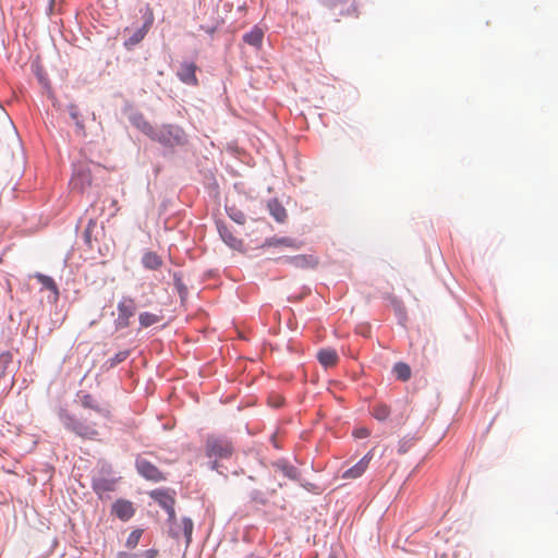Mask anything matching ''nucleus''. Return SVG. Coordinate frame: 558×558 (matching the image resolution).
I'll use <instances>...</instances> for the list:
<instances>
[{
  "label": "nucleus",
  "mask_w": 558,
  "mask_h": 558,
  "mask_svg": "<svg viewBox=\"0 0 558 558\" xmlns=\"http://www.w3.org/2000/svg\"><path fill=\"white\" fill-rule=\"evenodd\" d=\"M81 402L85 410L94 411L99 421L93 420L90 412L78 420L64 409L59 411V418L68 430L78 437L90 440L96 439L99 436L97 427L101 425V421L105 423L110 420V407L107 403H101L89 393L83 395Z\"/></svg>",
  "instance_id": "nucleus-1"
},
{
  "label": "nucleus",
  "mask_w": 558,
  "mask_h": 558,
  "mask_svg": "<svg viewBox=\"0 0 558 558\" xmlns=\"http://www.w3.org/2000/svg\"><path fill=\"white\" fill-rule=\"evenodd\" d=\"M156 142L168 147L180 146L186 143V135L181 128L166 124L158 128Z\"/></svg>",
  "instance_id": "nucleus-2"
},
{
  "label": "nucleus",
  "mask_w": 558,
  "mask_h": 558,
  "mask_svg": "<svg viewBox=\"0 0 558 558\" xmlns=\"http://www.w3.org/2000/svg\"><path fill=\"white\" fill-rule=\"evenodd\" d=\"M233 452L232 444L222 437L210 436L206 440V453L209 458L226 459Z\"/></svg>",
  "instance_id": "nucleus-3"
},
{
  "label": "nucleus",
  "mask_w": 558,
  "mask_h": 558,
  "mask_svg": "<svg viewBox=\"0 0 558 558\" xmlns=\"http://www.w3.org/2000/svg\"><path fill=\"white\" fill-rule=\"evenodd\" d=\"M15 365L13 363V354L11 352H2L0 354V384L5 388L14 385Z\"/></svg>",
  "instance_id": "nucleus-4"
},
{
  "label": "nucleus",
  "mask_w": 558,
  "mask_h": 558,
  "mask_svg": "<svg viewBox=\"0 0 558 558\" xmlns=\"http://www.w3.org/2000/svg\"><path fill=\"white\" fill-rule=\"evenodd\" d=\"M136 469L138 473L148 481L161 482L166 480V476L158 470L156 465L145 459H138L136 461Z\"/></svg>",
  "instance_id": "nucleus-5"
},
{
  "label": "nucleus",
  "mask_w": 558,
  "mask_h": 558,
  "mask_svg": "<svg viewBox=\"0 0 558 558\" xmlns=\"http://www.w3.org/2000/svg\"><path fill=\"white\" fill-rule=\"evenodd\" d=\"M83 239L86 244L92 242H104L106 240V232L102 225H99L96 220L90 219L86 226Z\"/></svg>",
  "instance_id": "nucleus-6"
},
{
  "label": "nucleus",
  "mask_w": 558,
  "mask_h": 558,
  "mask_svg": "<svg viewBox=\"0 0 558 558\" xmlns=\"http://www.w3.org/2000/svg\"><path fill=\"white\" fill-rule=\"evenodd\" d=\"M371 460H372V454H371V452H368L357 463H355L353 466H351L347 471H344L342 473L341 477L344 480H355V478L361 477L367 470Z\"/></svg>",
  "instance_id": "nucleus-7"
},
{
  "label": "nucleus",
  "mask_w": 558,
  "mask_h": 558,
  "mask_svg": "<svg viewBox=\"0 0 558 558\" xmlns=\"http://www.w3.org/2000/svg\"><path fill=\"white\" fill-rule=\"evenodd\" d=\"M70 184L73 190H77L80 192H83L87 186L92 184V174L88 169L80 168L77 169L71 181Z\"/></svg>",
  "instance_id": "nucleus-8"
},
{
  "label": "nucleus",
  "mask_w": 558,
  "mask_h": 558,
  "mask_svg": "<svg viewBox=\"0 0 558 558\" xmlns=\"http://www.w3.org/2000/svg\"><path fill=\"white\" fill-rule=\"evenodd\" d=\"M118 311H119V317L118 322L119 325L122 327H126L129 325V319L134 315L135 312V305L133 300L131 299H124L118 304Z\"/></svg>",
  "instance_id": "nucleus-9"
},
{
  "label": "nucleus",
  "mask_w": 558,
  "mask_h": 558,
  "mask_svg": "<svg viewBox=\"0 0 558 558\" xmlns=\"http://www.w3.org/2000/svg\"><path fill=\"white\" fill-rule=\"evenodd\" d=\"M112 513L122 521H128L133 517L134 508L131 501L120 499L113 504Z\"/></svg>",
  "instance_id": "nucleus-10"
},
{
  "label": "nucleus",
  "mask_w": 558,
  "mask_h": 558,
  "mask_svg": "<svg viewBox=\"0 0 558 558\" xmlns=\"http://www.w3.org/2000/svg\"><path fill=\"white\" fill-rule=\"evenodd\" d=\"M196 69L194 63L184 62L178 71V76L187 85H197Z\"/></svg>",
  "instance_id": "nucleus-11"
},
{
  "label": "nucleus",
  "mask_w": 558,
  "mask_h": 558,
  "mask_svg": "<svg viewBox=\"0 0 558 558\" xmlns=\"http://www.w3.org/2000/svg\"><path fill=\"white\" fill-rule=\"evenodd\" d=\"M93 488L99 498H104L108 493L116 489V480L99 477L93 481Z\"/></svg>",
  "instance_id": "nucleus-12"
},
{
  "label": "nucleus",
  "mask_w": 558,
  "mask_h": 558,
  "mask_svg": "<svg viewBox=\"0 0 558 558\" xmlns=\"http://www.w3.org/2000/svg\"><path fill=\"white\" fill-rule=\"evenodd\" d=\"M155 497L160 506L168 512L169 521H173L175 519L173 497L162 492L156 493Z\"/></svg>",
  "instance_id": "nucleus-13"
},
{
  "label": "nucleus",
  "mask_w": 558,
  "mask_h": 558,
  "mask_svg": "<svg viewBox=\"0 0 558 558\" xmlns=\"http://www.w3.org/2000/svg\"><path fill=\"white\" fill-rule=\"evenodd\" d=\"M68 112L71 117V119L74 121L75 123V126H76V133L80 135V136H85L86 135V128H85V124L82 120V114H81V111L77 107V105L75 104H70L68 106Z\"/></svg>",
  "instance_id": "nucleus-14"
},
{
  "label": "nucleus",
  "mask_w": 558,
  "mask_h": 558,
  "mask_svg": "<svg viewBox=\"0 0 558 558\" xmlns=\"http://www.w3.org/2000/svg\"><path fill=\"white\" fill-rule=\"evenodd\" d=\"M317 359L319 363L325 367L335 366L339 360L336 350L330 348L319 350L317 353Z\"/></svg>",
  "instance_id": "nucleus-15"
},
{
  "label": "nucleus",
  "mask_w": 558,
  "mask_h": 558,
  "mask_svg": "<svg viewBox=\"0 0 558 558\" xmlns=\"http://www.w3.org/2000/svg\"><path fill=\"white\" fill-rule=\"evenodd\" d=\"M264 38V32L262 28L255 26L248 33L243 36V40L253 47H260Z\"/></svg>",
  "instance_id": "nucleus-16"
},
{
  "label": "nucleus",
  "mask_w": 558,
  "mask_h": 558,
  "mask_svg": "<svg viewBox=\"0 0 558 558\" xmlns=\"http://www.w3.org/2000/svg\"><path fill=\"white\" fill-rule=\"evenodd\" d=\"M142 260L148 269H158L162 265V257L153 252H146Z\"/></svg>",
  "instance_id": "nucleus-17"
},
{
  "label": "nucleus",
  "mask_w": 558,
  "mask_h": 558,
  "mask_svg": "<svg viewBox=\"0 0 558 558\" xmlns=\"http://www.w3.org/2000/svg\"><path fill=\"white\" fill-rule=\"evenodd\" d=\"M34 277L38 280L39 283H41V286L45 289H48L51 292H53L56 298L59 296V289H58L54 280L51 277L43 275V274H36Z\"/></svg>",
  "instance_id": "nucleus-18"
},
{
  "label": "nucleus",
  "mask_w": 558,
  "mask_h": 558,
  "mask_svg": "<svg viewBox=\"0 0 558 558\" xmlns=\"http://www.w3.org/2000/svg\"><path fill=\"white\" fill-rule=\"evenodd\" d=\"M393 373L397 376V378L402 380V381H407L411 377V368H410V366L408 364H405V363H402V362L397 363L393 366Z\"/></svg>",
  "instance_id": "nucleus-19"
},
{
  "label": "nucleus",
  "mask_w": 558,
  "mask_h": 558,
  "mask_svg": "<svg viewBox=\"0 0 558 558\" xmlns=\"http://www.w3.org/2000/svg\"><path fill=\"white\" fill-rule=\"evenodd\" d=\"M373 416L378 421H385L390 415V408L385 403H377L373 407Z\"/></svg>",
  "instance_id": "nucleus-20"
},
{
  "label": "nucleus",
  "mask_w": 558,
  "mask_h": 558,
  "mask_svg": "<svg viewBox=\"0 0 558 558\" xmlns=\"http://www.w3.org/2000/svg\"><path fill=\"white\" fill-rule=\"evenodd\" d=\"M269 209H270V213H271L272 217L278 222H283L287 219V216H288L287 215V210L280 204H278V203H270L269 204Z\"/></svg>",
  "instance_id": "nucleus-21"
},
{
  "label": "nucleus",
  "mask_w": 558,
  "mask_h": 558,
  "mask_svg": "<svg viewBox=\"0 0 558 558\" xmlns=\"http://www.w3.org/2000/svg\"><path fill=\"white\" fill-rule=\"evenodd\" d=\"M217 228H218L219 234L221 236V240L226 244H232V242L236 241V239L233 236L230 229L225 223L218 222Z\"/></svg>",
  "instance_id": "nucleus-22"
},
{
  "label": "nucleus",
  "mask_w": 558,
  "mask_h": 558,
  "mask_svg": "<svg viewBox=\"0 0 558 558\" xmlns=\"http://www.w3.org/2000/svg\"><path fill=\"white\" fill-rule=\"evenodd\" d=\"M142 534H143V530H141V529L132 531L125 542V546L130 549L135 548L140 543Z\"/></svg>",
  "instance_id": "nucleus-23"
},
{
  "label": "nucleus",
  "mask_w": 558,
  "mask_h": 558,
  "mask_svg": "<svg viewBox=\"0 0 558 558\" xmlns=\"http://www.w3.org/2000/svg\"><path fill=\"white\" fill-rule=\"evenodd\" d=\"M159 322V317L155 314L145 312L140 315V324L143 327H149Z\"/></svg>",
  "instance_id": "nucleus-24"
},
{
  "label": "nucleus",
  "mask_w": 558,
  "mask_h": 558,
  "mask_svg": "<svg viewBox=\"0 0 558 558\" xmlns=\"http://www.w3.org/2000/svg\"><path fill=\"white\" fill-rule=\"evenodd\" d=\"M146 31L144 28L136 31L134 35L125 41V47L130 49L133 46L137 45L140 41L144 39Z\"/></svg>",
  "instance_id": "nucleus-25"
},
{
  "label": "nucleus",
  "mask_w": 558,
  "mask_h": 558,
  "mask_svg": "<svg viewBox=\"0 0 558 558\" xmlns=\"http://www.w3.org/2000/svg\"><path fill=\"white\" fill-rule=\"evenodd\" d=\"M140 129L141 131L147 135L149 138H151L153 141H156V137H157V133H158V128H155L150 123L144 121L141 125H140Z\"/></svg>",
  "instance_id": "nucleus-26"
},
{
  "label": "nucleus",
  "mask_w": 558,
  "mask_h": 558,
  "mask_svg": "<svg viewBox=\"0 0 558 558\" xmlns=\"http://www.w3.org/2000/svg\"><path fill=\"white\" fill-rule=\"evenodd\" d=\"M182 527H183V534L186 538V543L189 544L192 538V532H193V522L189 518H184L182 520Z\"/></svg>",
  "instance_id": "nucleus-27"
},
{
  "label": "nucleus",
  "mask_w": 558,
  "mask_h": 558,
  "mask_svg": "<svg viewBox=\"0 0 558 558\" xmlns=\"http://www.w3.org/2000/svg\"><path fill=\"white\" fill-rule=\"evenodd\" d=\"M277 469L282 475H284L291 480L296 478V470L293 466H290L287 464H282V465L278 464Z\"/></svg>",
  "instance_id": "nucleus-28"
},
{
  "label": "nucleus",
  "mask_w": 558,
  "mask_h": 558,
  "mask_svg": "<svg viewBox=\"0 0 558 558\" xmlns=\"http://www.w3.org/2000/svg\"><path fill=\"white\" fill-rule=\"evenodd\" d=\"M227 211L229 217L236 223L243 225L245 222V215L242 211L236 210L235 208H227Z\"/></svg>",
  "instance_id": "nucleus-29"
},
{
  "label": "nucleus",
  "mask_w": 558,
  "mask_h": 558,
  "mask_svg": "<svg viewBox=\"0 0 558 558\" xmlns=\"http://www.w3.org/2000/svg\"><path fill=\"white\" fill-rule=\"evenodd\" d=\"M294 263L298 265V266H312V265H315L317 262L316 259L313 257V256H298L294 258Z\"/></svg>",
  "instance_id": "nucleus-30"
},
{
  "label": "nucleus",
  "mask_w": 558,
  "mask_h": 558,
  "mask_svg": "<svg viewBox=\"0 0 558 558\" xmlns=\"http://www.w3.org/2000/svg\"><path fill=\"white\" fill-rule=\"evenodd\" d=\"M108 217H113L119 211L118 201L114 198L108 199Z\"/></svg>",
  "instance_id": "nucleus-31"
},
{
  "label": "nucleus",
  "mask_w": 558,
  "mask_h": 558,
  "mask_svg": "<svg viewBox=\"0 0 558 558\" xmlns=\"http://www.w3.org/2000/svg\"><path fill=\"white\" fill-rule=\"evenodd\" d=\"M269 404L274 408H279L283 403V398L281 396H270Z\"/></svg>",
  "instance_id": "nucleus-32"
},
{
  "label": "nucleus",
  "mask_w": 558,
  "mask_h": 558,
  "mask_svg": "<svg viewBox=\"0 0 558 558\" xmlns=\"http://www.w3.org/2000/svg\"><path fill=\"white\" fill-rule=\"evenodd\" d=\"M354 437L356 438H365L369 435V432L365 427L356 428L353 432Z\"/></svg>",
  "instance_id": "nucleus-33"
},
{
  "label": "nucleus",
  "mask_w": 558,
  "mask_h": 558,
  "mask_svg": "<svg viewBox=\"0 0 558 558\" xmlns=\"http://www.w3.org/2000/svg\"><path fill=\"white\" fill-rule=\"evenodd\" d=\"M141 558H156L158 555V550L156 549H147L138 554Z\"/></svg>",
  "instance_id": "nucleus-34"
},
{
  "label": "nucleus",
  "mask_w": 558,
  "mask_h": 558,
  "mask_svg": "<svg viewBox=\"0 0 558 558\" xmlns=\"http://www.w3.org/2000/svg\"><path fill=\"white\" fill-rule=\"evenodd\" d=\"M117 558H141L138 554L120 551L117 555Z\"/></svg>",
  "instance_id": "nucleus-35"
},
{
  "label": "nucleus",
  "mask_w": 558,
  "mask_h": 558,
  "mask_svg": "<svg viewBox=\"0 0 558 558\" xmlns=\"http://www.w3.org/2000/svg\"><path fill=\"white\" fill-rule=\"evenodd\" d=\"M407 451H408V447H407V442L404 441L403 444L400 445L399 452L405 453Z\"/></svg>",
  "instance_id": "nucleus-36"
},
{
  "label": "nucleus",
  "mask_w": 558,
  "mask_h": 558,
  "mask_svg": "<svg viewBox=\"0 0 558 558\" xmlns=\"http://www.w3.org/2000/svg\"><path fill=\"white\" fill-rule=\"evenodd\" d=\"M124 359H125V353H120V354L117 355V360L119 362L123 361Z\"/></svg>",
  "instance_id": "nucleus-37"
}]
</instances>
